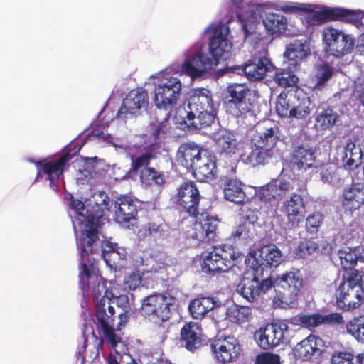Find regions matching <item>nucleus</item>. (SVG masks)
<instances>
[{
	"label": "nucleus",
	"mask_w": 364,
	"mask_h": 364,
	"mask_svg": "<svg viewBox=\"0 0 364 364\" xmlns=\"http://www.w3.org/2000/svg\"><path fill=\"white\" fill-rule=\"evenodd\" d=\"M70 207L77 213L81 227L80 236L77 240V247L82 252L84 259H87V252L97 253L100 247L99 233L105 210H108L109 198L105 196L102 204H87L80 200L70 198Z\"/></svg>",
	"instance_id": "nucleus-1"
},
{
	"label": "nucleus",
	"mask_w": 364,
	"mask_h": 364,
	"mask_svg": "<svg viewBox=\"0 0 364 364\" xmlns=\"http://www.w3.org/2000/svg\"><path fill=\"white\" fill-rule=\"evenodd\" d=\"M229 31V27L225 25L215 26L209 41L210 56L198 50L183 62L182 71L192 79H196L202 77L208 70L214 69L220 60L228 59L232 49V43L227 38Z\"/></svg>",
	"instance_id": "nucleus-2"
},
{
	"label": "nucleus",
	"mask_w": 364,
	"mask_h": 364,
	"mask_svg": "<svg viewBox=\"0 0 364 364\" xmlns=\"http://www.w3.org/2000/svg\"><path fill=\"white\" fill-rule=\"evenodd\" d=\"M171 297L161 293H153L141 300L140 314L149 321H161L156 326L154 331L161 341H164L169 333V327L164 324L171 315Z\"/></svg>",
	"instance_id": "nucleus-3"
},
{
	"label": "nucleus",
	"mask_w": 364,
	"mask_h": 364,
	"mask_svg": "<svg viewBox=\"0 0 364 364\" xmlns=\"http://www.w3.org/2000/svg\"><path fill=\"white\" fill-rule=\"evenodd\" d=\"M99 243L97 253L87 252V259H84L80 250L82 272H80L79 277L80 282L86 284L87 287V282L91 276L90 270L95 271L97 267L98 257H103L107 264L112 268H120L126 264L127 253L124 248L109 241L101 242L100 239Z\"/></svg>",
	"instance_id": "nucleus-4"
},
{
	"label": "nucleus",
	"mask_w": 364,
	"mask_h": 364,
	"mask_svg": "<svg viewBox=\"0 0 364 364\" xmlns=\"http://www.w3.org/2000/svg\"><path fill=\"white\" fill-rule=\"evenodd\" d=\"M224 105L227 112L237 118L251 117L258 107L257 96L245 84H231L226 88Z\"/></svg>",
	"instance_id": "nucleus-5"
},
{
	"label": "nucleus",
	"mask_w": 364,
	"mask_h": 364,
	"mask_svg": "<svg viewBox=\"0 0 364 364\" xmlns=\"http://www.w3.org/2000/svg\"><path fill=\"white\" fill-rule=\"evenodd\" d=\"M336 304L339 309L348 311L358 309L364 300L361 276L358 270L343 277L335 292Z\"/></svg>",
	"instance_id": "nucleus-6"
},
{
	"label": "nucleus",
	"mask_w": 364,
	"mask_h": 364,
	"mask_svg": "<svg viewBox=\"0 0 364 364\" xmlns=\"http://www.w3.org/2000/svg\"><path fill=\"white\" fill-rule=\"evenodd\" d=\"M202 271L210 276L225 273L238 258L235 247L229 244L214 245L211 250L202 254Z\"/></svg>",
	"instance_id": "nucleus-7"
},
{
	"label": "nucleus",
	"mask_w": 364,
	"mask_h": 364,
	"mask_svg": "<svg viewBox=\"0 0 364 364\" xmlns=\"http://www.w3.org/2000/svg\"><path fill=\"white\" fill-rule=\"evenodd\" d=\"M293 186L286 179H272L267 184L258 188L256 196L261 203L262 209L267 216L274 218L277 213L278 198L284 197L292 191Z\"/></svg>",
	"instance_id": "nucleus-8"
},
{
	"label": "nucleus",
	"mask_w": 364,
	"mask_h": 364,
	"mask_svg": "<svg viewBox=\"0 0 364 364\" xmlns=\"http://www.w3.org/2000/svg\"><path fill=\"white\" fill-rule=\"evenodd\" d=\"M273 284L275 295L273 299L274 304L277 307H285L294 303L298 298L302 287V279L293 272H286L278 276Z\"/></svg>",
	"instance_id": "nucleus-9"
},
{
	"label": "nucleus",
	"mask_w": 364,
	"mask_h": 364,
	"mask_svg": "<svg viewBox=\"0 0 364 364\" xmlns=\"http://www.w3.org/2000/svg\"><path fill=\"white\" fill-rule=\"evenodd\" d=\"M173 199L181 212L193 218L200 215L202 196L195 182L188 181L181 183Z\"/></svg>",
	"instance_id": "nucleus-10"
},
{
	"label": "nucleus",
	"mask_w": 364,
	"mask_h": 364,
	"mask_svg": "<svg viewBox=\"0 0 364 364\" xmlns=\"http://www.w3.org/2000/svg\"><path fill=\"white\" fill-rule=\"evenodd\" d=\"M181 82L177 77L164 79L155 87L154 103L159 109L168 110L177 104L181 95Z\"/></svg>",
	"instance_id": "nucleus-11"
},
{
	"label": "nucleus",
	"mask_w": 364,
	"mask_h": 364,
	"mask_svg": "<svg viewBox=\"0 0 364 364\" xmlns=\"http://www.w3.org/2000/svg\"><path fill=\"white\" fill-rule=\"evenodd\" d=\"M364 18V14L359 10H350L341 7L322 8L311 15V21L314 23H323L327 21H339L357 25Z\"/></svg>",
	"instance_id": "nucleus-12"
},
{
	"label": "nucleus",
	"mask_w": 364,
	"mask_h": 364,
	"mask_svg": "<svg viewBox=\"0 0 364 364\" xmlns=\"http://www.w3.org/2000/svg\"><path fill=\"white\" fill-rule=\"evenodd\" d=\"M289 326L284 321L272 322L255 333V338L264 350L272 349L284 342Z\"/></svg>",
	"instance_id": "nucleus-13"
},
{
	"label": "nucleus",
	"mask_w": 364,
	"mask_h": 364,
	"mask_svg": "<svg viewBox=\"0 0 364 364\" xmlns=\"http://www.w3.org/2000/svg\"><path fill=\"white\" fill-rule=\"evenodd\" d=\"M72 155L69 151L62 154L56 160L41 159L35 162L38 168V176L44 173L50 182V186L57 191L56 182L63 176V172L68 162L71 160Z\"/></svg>",
	"instance_id": "nucleus-14"
},
{
	"label": "nucleus",
	"mask_w": 364,
	"mask_h": 364,
	"mask_svg": "<svg viewBox=\"0 0 364 364\" xmlns=\"http://www.w3.org/2000/svg\"><path fill=\"white\" fill-rule=\"evenodd\" d=\"M280 211L287 219L289 228L295 229L303 221L306 212V204L303 196L293 192L282 202Z\"/></svg>",
	"instance_id": "nucleus-15"
},
{
	"label": "nucleus",
	"mask_w": 364,
	"mask_h": 364,
	"mask_svg": "<svg viewBox=\"0 0 364 364\" xmlns=\"http://www.w3.org/2000/svg\"><path fill=\"white\" fill-rule=\"evenodd\" d=\"M210 349L212 355L220 363L235 360L242 350L237 339L230 336L210 341Z\"/></svg>",
	"instance_id": "nucleus-16"
},
{
	"label": "nucleus",
	"mask_w": 364,
	"mask_h": 364,
	"mask_svg": "<svg viewBox=\"0 0 364 364\" xmlns=\"http://www.w3.org/2000/svg\"><path fill=\"white\" fill-rule=\"evenodd\" d=\"M255 272L252 277H243L237 286V291L247 301L254 302L261 294H265L273 286L271 278L260 280Z\"/></svg>",
	"instance_id": "nucleus-17"
},
{
	"label": "nucleus",
	"mask_w": 364,
	"mask_h": 364,
	"mask_svg": "<svg viewBox=\"0 0 364 364\" xmlns=\"http://www.w3.org/2000/svg\"><path fill=\"white\" fill-rule=\"evenodd\" d=\"M188 101L187 109L179 107L176 112V117L185 115L189 117H193V114L214 107L211 91L203 87L193 90Z\"/></svg>",
	"instance_id": "nucleus-18"
},
{
	"label": "nucleus",
	"mask_w": 364,
	"mask_h": 364,
	"mask_svg": "<svg viewBox=\"0 0 364 364\" xmlns=\"http://www.w3.org/2000/svg\"><path fill=\"white\" fill-rule=\"evenodd\" d=\"M181 346L191 353H195L207 345V338L200 324L190 321L180 331Z\"/></svg>",
	"instance_id": "nucleus-19"
},
{
	"label": "nucleus",
	"mask_w": 364,
	"mask_h": 364,
	"mask_svg": "<svg viewBox=\"0 0 364 364\" xmlns=\"http://www.w3.org/2000/svg\"><path fill=\"white\" fill-rule=\"evenodd\" d=\"M324 36L329 50L336 57L350 53L354 48L353 38L338 29L328 27L324 32Z\"/></svg>",
	"instance_id": "nucleus-20"
},
{
	"label": "nucleus",
	"mask_w": 364,
	"mask_h": 364,
	"mask_svg": "<svg viewBox=\"0 0 364 364\" xmlns=\"http://www.w3.org/2000/svg\"><path fill=\"white\" fill-rule=\"evenodd\" d=\"M274 68L271 60L265 54L257 53L247 60L242 71L247 79L255 81L264 79Z\"/></svg>",
	"instance_id": "nucleus-21"
},
{
	"label": "nucleus",
	"mask_w": 364,
	"mask_h": 364,
	"mask_svg": "<svg viewBox=\"0 0 364 364\" xmlns=\"http://www.w3.org/2000/svg\"><path fill=\"white\" fill-rule=\"evenodd\" d=\"M115 221L125 228H129L132 221L135 220L138 214L137 205L132 197L120 195L114 204Z\"/></svg>",
	"instance_id": "nucleus-22"
},
{
	"label": "nucleus",
	"mask_w": 364,
	"mask_h": 364,
	"mask_svg": "<svg viewBox=\"0 0 364 364\" xmlns=\"http://www.w3.org/2000/svg\"><path fill=\"white\" fill-rule=\"evenodd\" d=\"M324 351V341L318 336L310 334L293 349L296 358L307 361L320 357Z\"/></svg>",
	"instance_id": "nucleus-23"
},
{
	"label": "nucleus",
	"mask_w": 364,
	"mask_h": 364,
	"mask_svg": "<svg viewBox=\"0 0 364 364\" xmlns=\"http://www.w3.org/2000/svg\"><path fill=\"white\" fill-rule=\"evenodd\" d=\"M149 104L147 92L142 88L131 90L123 100L121 107L117 112V117L120 119L127 118V114H136L141 108H146Z\"/></svg>",
	"instance_id": "nucleus-24"
},
{
	"label": "nucleus",
	"mask_w": 364,
	"mask_h": 364,
	"mask_svg": "<svg viewBox=\"0 0 364 364\" xmlns=\"http://www.w3.org/2000/svg\"><path fill=\"white\" fill-rule=\"evenodd\" d=\"M220 220L213 216L207 215L201 221L196 222L193 226L191 237L199 242H215L218 238Z\"/></svg>",
	"instance_id": "nucleus-25"
},
{
	"label": "nucleus",
	"mask_w": 364,
	"mask_h": 364,
	"mask_svg": "<svg viewBox=\"0 0 364 364\" xmlns=\"http://www.w3.org/2000/svg\"><path fill=\"white\" fill-rule=\"evenodd\" d=\"M216 170V158L208 149L203 151L202 156L195 161L189 169L193 177L198 181H206L214 178Z\"/></svg>",
	"instance_id": "nucleus-26"
},
{
	"label": "nucleus",
	"mask_w": 364,
	"mask_h": 364,
	"mask_svg": "<svg viewBox=\"0 0 364 364\" xmlns=\"http://www.w3.org/2000/svg\"><path fill=\"white\" fill-rule=\"evenodd\" d=\"M341 205L345 213L353 214L364 205V186L353 183L343 188L341 196Z\"/></svg>",
	"instance_id": "nucleus-27"
},
{
	"label": "nucleus",
	"mask_w": 364,
	"mask_h": 364,
	"mask_svg": "<svg viewBox=\"0 0 364 364\" xmlns=\"http://www.w3.org/2000/svg\"><path fill=\"white\" fill-rule=\"evenodd\" d=\"M259 127L260 131L257 132L252 140L272 150L280 139L281 131L279 126L273 121L267 119L259 124Z\"/></svg>",
	"instance_id": "nucleus-28"
},
{
	"label": "nucleus",
	"mask_w": 364,
	"mask_h": 364,
	"mask_svg": "<svg viewBox=\"0 0 364 364\" xmlns=\"http://www.w3.org/2000/svg\"><path fill=\"white\" fill-rule=\"evenodd\" d=\"M216 110L215 107L193 114V117L185 115L178 117L181 121L180 124L184 125L191 131H199L210 127L215 120Z\"/></svg>",
	"instance_id": "nucleus-29"
},
{
	"label": "nucleus",
	"mask_w": 364,
	"mask_h": 364,
	"mask_svg": "<svg viewBox=\"0 0 364 364\" xmlns=\"http://www.w3.org/2000/svg\"><path fill=\"white\" fill-rule=\"evenodd\" d=\"M206 150L195 142H185L178 147L176 160L180 165L189 170Z\"/></svg>",
	"instance_id": "nucleus-30"
},
{
	"label": "nucleus",
	"mask_w": 364,
	"mask_h": 364,
	"mask_svg": "<svg viewBox=\"0 0 364 364\" xmlns=\"http://www.w3.org/2000/svg\"><path fill=\"white\" fill-rule=\"evenodd\" d=\"M273 155V150L252 140L250 151L243 158V161L252 167L264 166L269 162Z\"/></svg>",
	"instance_id": "nucleus-31"
},
{
	"label": "nucleus",
	"mask_w": 364,
	"mask_h": 364,
	"mask_svg": "<svg viewBox=\"0 0 364 364\" xmlns=\"http://www.w3.org/2000/svg\"><path fill=\"white\" fill-rule=\"evenodd\" d=\"M316 161L315 150L307 144H301L294 148L291 163L298 170L311 168Z\"/></svg>",
	"instance_id": "nucleus-32"
},
{
	"label": "nucleus",
	"mask_w": 364,
	"mask_h": 364,
	"mask_svg": "<svg viewBox=\"0 0 364 364\" xmlns=\"http://www.w3.org/2000/svg\"><path fill=\"white\" fill-rule=\"evenodd\" d=\"M328 246V243L326 241L305 238L294 248V255L296 259H305L314 254H326Z\"/></svg>",
	"instance_id": "nucleus-33"
},
{
	"label": "nucleus",
	"mask_w": 364,
	"mask_h": 364,
	"mask_svg": "<svg viewBox=\"0 0 364 364\" xmlns=\"http://www.w3.org/2000/svg\"><path fill=\"white\" fill-rule=\"evenodd\" d=\"M255 260L258 264V267L255 268L254 271L262 272L264 267H277L282 261V254L275 246L273 247L266 246L259 250V256Z\"/></svg>",
	"instance_id": "nucleus-34"
},
{
	"label": "nucleus",
	"mask_w": 364,
	"mask_h": 364,
	"mask_svg": "<svg viewBox=\"0 0 364 364\" xmlns=\"http://www.w3.org/2000/svg\"><path fill=\"white\" fill-rule=\"evenodd\" d=\"M220 301L213 297L202 296L192 300L188 304V310L195 319H202L215 307L220 306Z\"/></svg>",
	"instance_id": "nucleus-35"
},
{
	"label": "nucleus",
	"mask_w": 364,
	"mask_h": 364,
	"mask_svg": "<svg viewBox=\"0 0 364 364\" xmlns=\"http://www.w3.org/2000/svg\"><path fill=\"white\" fill-rule=\"evenodd\" d=\"M95 324L97 330H100V328L114 324L116 315L114 307L112 305V300L108 302L98 301L95 305Z\"/></svg>",
	"instance_id": "nucleus-36"
},
{
	"label": "nucleus",
	"mask_w": 364,
	"mask_h": 364,
	"mask_svg": "<svg viewBox=\"0 0 364 364\" xmlns=\"http://www.w3.org/2000/svg\"><path fill=\"white\" fill-rule=\"evenodd\" d=\"M242 186V182L237 179H228L224 185V198L237 204L244 203L247 198Z\"/></svg>",
	"instance_id": "nucleus-37"
},
{
	"label": "nucleus",
	"mask_w": 364,
	"mask_h": 364,
	"mask_svg": "<svg viewBox=\"0 0 364 364\" xmlns=\"http://www.w3.org/2000/svg\"><path fill=\"white\" fill-rule=\"evenodd\" d=\"M338 114L330 106L318 107L315 117V126L320 130L332 128L338 121Z\"/></svg>",
	"instance_id": "nucleus-38"
},
{
	"label": "nucleus",
	"mask_w": 364,
	"mask_h": 364,
	"mask_svg": "<svg viewBox=\"0 0 364 364\" xmlns=\"http://www.w3.org/2000/svg\"><path fill=\"white\" fill-rule=\"evenodd\" d=\"M309 53V48L301 41L296 40L287 46L284 55L289 60V64L296 67Z\"/></svg>",
	"instance_id": "nucleus-39"
},
{
	"label": "nucleus",
	"mask_w": 364,
	"mask_h": 364,
	"mask_svg": "<svg viewBox=\"0 0 364 364\" xmlns=\"http://www.w3.org/2000/svg\"><path fill=\"white\" fill-rule=\"evenodd\" d=\"M361 157L362 153L360 147L350 141L344 147L341 156L344 168L348 170L358 168Z\"/></svg>",
	"instance_id": "nucleus-40"
},
{
	"label": "nucleus",
	"mask_w": 364,
	"mask_h": 364,
	"mask_svg": "<svg viewBox=\"0 0 364 364\" xmlns=\"http://www.w3.org/2000/svg\"><path fill=\"white\" fill-rule=\"evenodd\" d=\"M263 23L269 34L284 33L287 28V21L284 16L276 13H268Z\"/></svg>",
	"instance_id": "nucleus-41"
},
{
	"label": "nucleus",
	"mask_w": 364,
	"mask_h": 364,
	"mask_svg": "<svg viewBox=\"0 0 364 364\" xmlns=\"http://www.w3.org/2000/svg\"><path fill=\"white\" fill-rule=\"evenodd\" d=\"M139 181L145 187L152 186H162L166 183L164 175L152 167L141 170Z\"/></svg>",
	"instance_id": "nucleus-42"
},
{
	"label": "nucleus",
	"mask_w": 364,
	"mask_h": 364,
	"mask_svg": "<svg viewBox=\"0 0 364 364\" xmlns=\"http://www.w3.org/2000/svg\"><path fill=\"white\" fill-rule=\"evenodd\" d=\"M165 228L166 225L161 220L151 221L142 226L139 231V234L140 237L144 238L149 237L157 240L165 237Z\"/></svg>",
	"instance_id": "nucleus-43"
},
{
	"label": "nucleus",
	"mask_w": 364,
	"mask_h": 364,
	"mask_svg": "<svg viewBox=\"0 0 364 364\" xmlns=\"http://www.w3.org/2000/svg\"><path fill=\"white\" fill-rule=\"evenodd\" d=\"M215 145L220 154H224L230 156L235 154L237 150L236 139L232 134L228 132L220 134L217 138Z\"/></svg>",
	"instance_id": "nucleus-44"
},
{
	"label": "nucleus",
	"mask_w": 364,
	"mask_h": 364,
	"mask_svg": "<svg viewBox=\"0 0 364 364\" xmlns=\"http://www.w3.org/2000/svg\"><path fill=\"white\" fill-rule=\"evenodd\" d=\"M227 317L232 323H244L252 318V310L245 306H231L227 310Z\"/></svg>",
	"instance_id": "nucleus-45"
},
{
	"label": "nucleus",
	"mask_w": 364,
	"mask_h": 364,
	"mask_svg": "<svg viewBox=\"0 0 364 364\" xmlns=\"http://www.w3.org/2000/svg\"><path fill=\"white\" fill-rule=\"evenodd\" d=\"M107 281L102 277H96V281L94 283L92 288V296L95 301V305L98 301L108 302L111 301L112 298H114V295L111 290H109L107 287Z\"/></svg>",
	"instance_id": "nucleus-46"
},
{
	"label": "nucleus",
	"mask_w": 364,
	"mask_h": 364,
	"mask_svg": "<svg viewBox=\"0 0 364 364\" xmlns=\"http://www.w3.org/2000/svg\"><path fill=\"white\" fill-rule=\"evenodd\" d=\"M299 102L295 95L280 94L276 103V111L282 117H291L294 103Z\"/></svg>",
	"instance_id": "nucleus-47"
},
{
	"label": "nucleus",
	"mask_w": 364,
	"mask_h": 364,
	"mask_svg": "<svg viewBox=\"0 0 364 364\" xmlns=\"http://www.w3.org/2000/svg\"><path fill=\"white\" fill-rule=\"evenodd\" d=\"M273 79L279 86L283 87L296 86L299 80L296 75L289 69H278Z\"/></svg>",
	"instance_id": "nucleus-48"
},
{
	"label": "nucleus",
	"mask_w": 364,
	"mask_h": 364,
	"mask_svg": "<svg viewBox=\"0 0 364 364\" xmlns=\"http://www.w3.org/2000/svg\"><path fill=\"white\" fill-rule=\"evenodd\" d=\"M348 333L357 341L364 343V318L354 317L346 323Z\"/></svg>",
	"instance_id": "nucleus-49"
},
{
	"label": "nucleus",
	"mask_w": 364,
	"mask_h": 364,
	"mask_svg": "<svg viewBox=\"0 0 364 364\" xmlns=\"http://www.w3.org/2000/svg\"><path fill=\"white\" fill-rule=\"evenodd\" d=\"M333 68L328 63H324L318 67L317 73L315 75L316 82L314 85L315 89L321 90L333 75Z\"/></svg>",
	"instance_id": "nucleus-50"
},
{
	"label": "nucleus",
	"mask_w": 364,
	"mask_h": 364,
	"mask_svg": "<svg viewBox=\"0 0 364 364\" xmlns=\"http://www.w3.org/2000/svg\"><path fill=\"white\" fill-rule=\"evenodd\" d=\"M155 154L151 151H148L140 156H132L130 173H137L143 168H149V165L152 159H155Z\"/></svg>",
	"instance_id": "nucleus-51"
},
{
	"label": "nucleus",
	"mask_w": 364,
	"mask_h": 364,
	"mask_svg": "<svg viewBox=\"0 0 364 364\" xmlns=\"http://www.w3.org/2000/svg\"><path fill=\"white\" fill-rule=\"evenodd\" d=\"M355 356L351 349L336 350L331 354V364H355Z\"/></svg>",
	"instance_id": "nucleus-52"
},
{
	"label": "nucleus",
	"mask_w": 364,
	"mask_h": 364,
	"mask_svg": "<svg viewBox=\"0 0 364 364\" xmlns=\"http://www.w3.org/2000/svg\"><path fill=\"white\" fill-rule=\"evenodd\" d=\"M152 269L148 267V264H146L145 267L141 268V269H137L131 273L128 274V275L124 279V284L126 288H128L129 290H135L141 282V272H151Z\"/></svg>",
	"instance_id": "nucleus-53"
},
{
	"label": "nucleus",
	"mask_w": 364,
	"mask_h": 364,
	"mask_svg": "<svg viewBox=\"0 0 364 364\" xmlns=\"http://www.w3.org/2000/svg\"><path fill=\"white\" fill-rule=\"evenodd\" d=\"M341 264L343 269H349L350 272L355 270L354 267L358 262L356 253L353 249L349 248L348 251L340 250L338 252Z\"/></svg>",
	"instance_id": "nucleus-54"
},
{
	"label": "nucleus",
	"mask_w": 364,
	"mask_h": 364,
	"mask_svg": "<svg viewBox=\"0 0 364 364\" xmlns=\"http://www.w3.org/2000/svg\"><path fill=\"white\" fill-rule=\"evenodd\" d=\"M324 217L319 212H314L306 219V230L310 234H317L323 223Z\"/></svg>",
	"instance_id": "nucleus-55"
},
{
	"label": "nucleus",
	"mask_w": 364,
	"mask_h": 364,
	"mask_svg": "<svg viewBox=\"0 0 364 364\" xmlns=\"http://www.w3.org/2000/svg\"><path fill=\"white\" fill-rule=\"evenodd\" d=\"M102 333L104 339L109 344V347L116 350V348L119 343L122 341V338L114 331V324L109 326H105L100 328V330ZM117 355H119V353L115 350Z\"/></svg>",
	"instance_id": "nucleus-56"
},
{
	"label": "nucleus",
	"mask_w": 364,
	"mask_h": 364,
	"mask_svg": "<svg viewBox=\"0 0 364 364\" xmlns=\"http://www.w3.org/2000/svg\"><path fill=\"white\" fill-rule=\"evenodd\" d=\"M297 322L305 328H315L321 325V314H303L296 318Z\"/></svg>",
	"instance_id": "nucleus-57"
},
{
	"label": "nucleus",
	"mask_w": 364,
	"mask_h": 364,
	"mask_svg": "<svg viewBox=\"0 0 364 364\" xmlns=\"http://www.w3.org/2000/svg\"><path fill=\"white\" fill-rule=\"evenodd\" d=\"M309 105L310 101L309 99L303 100V102H299L297 105L294 103L293 109H291L290 118H295L297 119H305L311 112Z\"/></svg>",
	"instance_id": "nucleus-58"
},
{
	"label": "nucleus",
	"mask_w": 364,
	"mask_h": 364,
	"mask_svg": "<svg viewBox=\"0 0 364 364\" xmlns=\"http://www.w3.org/2000/svg\"><path fill=\"white\" fill-rule=\"evenodd\" d=\"M252 222H245L242 224H240L236 227L235 230L232 232V237L234 239H242V240H248L252 237Z\"/></svg>",
	"instance_id": "nucleus-59"
},
{
	"label": "nucleus",
	"mask_w": 364,
	"mask_h": 364,
	"mask_svg": "<svg viewBox=\"0 0 364 364\" xmlns=\"http://www.w3.org/2000/svg\"><path fill=\"white\" fill-rule=\"evenodd\" d=\"M107 127H108L107 124H106L100 122H95L92 124L89 133L87 134V136L89 137H90V136L101 137L105 141H111V140L112 139V135L109 134H104V130Z\"/></svg>",
	"instance_id": "nucleus-60"
},
{
	"label": "nucleus",
	"mask_w": 364,
	"mask_h": 364,
	"mask_svg": "<svg viewBox=\"0 0 364 364\" xmlns=\"http://www.w3.org/2000/svg\"><path fill=\"white\" fill-rule=\"evenodd\" d=\"M255 364H281L280 356L271 352H262L255 357Z\"/></svg>",
	"instance_id": "nucleus-61"
},
{
	"label": "nucleus",
	"mask_w": 364,
	"mask_h": 364,
	"mask_svg": "<svg viewBox=\"0 0 364 364\" xmlns=\"http://www.w3.org/2000/svg\"><path fill=\"white\" fill-rule=\"evenodd\" d=\"M321 325H343L344 323L343 316L341 313L334 312L326 315L321 314Z\"/></svg>",
	"instance_id": "nucleus-62"
},
{
	"label": "nucleus",
	"mask_w": 364,
	"mask_h": 364,
	"mask_svg": "<svg viewBox=\"0 0 364 364\" xmlns=\"http://www.w3.org/2000/svg\"><path fill=\"white\" fill-rule=\"evenodd\" d=\"M353 95L355 100L364 107V76L358 77L355 81Z\"/></svg>",
	"instance_id": "nucleus-63"
},
{
	"label": "nucleus",
	"mask_w": 364,
	"mask_h": 364,
	"mask_svg": "<svg viewBox=\"0 0 364 364\" xmlns=\"http://www.w3.org/2000/svg\"><path fill=\"white\" fill-rule=\"evenodd\" d=\"M168 117L169 113L166 114V117L163 121L151 124L152 133L155 137H158L160 134H165L168 131L169 128Z\"/></svg>",
	"instance_id": "nucleus-64"
}]
</instances>
